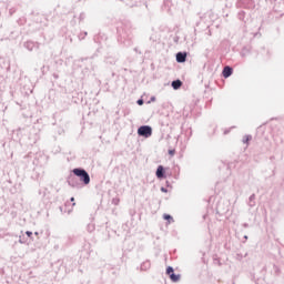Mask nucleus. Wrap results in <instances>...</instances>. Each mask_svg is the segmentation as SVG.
<instances>
[{
  "mask_svg": "<svg viewBox=\"0 0 284 284\" xmlns=\"http://www.w3.org/2000/svg\"><path fill=\"white\" fill-rule=\"evenodd\" d=\"M118 43L130 48L132 45L134 36L132 34V22L130 20L120 21L116 24Z\"/></svg>",
  "mask_w": 284,
  "mask_h": 284,
  "instance_id": "f257e3e1",
  "label": "nucleus"
},
{
  "mask_svg": "<svg viewBox=\"0 0 284 284\" xmlns=\"http://www.w3.org/2000/svg\"><path fill=\"white\" fill-rule=\"evenodd\" d=\"M72 174L78 178L80 181V184L82 187H85V185H90V173L87 172L83 168H74L71 170Z\"/></svg>",
  "mask_w": 284,
  "mask_h": 284,
  "instance_id": "f03ea898",
  "label": "nucleus"
},
{
  "mask_svg": "<svg viewBox=\"0 0 284 284\" xmlns=\"http://www.w3.org/2000/svg\"><path fill=\"white\" fill-rule=\"evenodd\" d=\"M67 183L70 185V187L75 190H82L83 187L81 181L77 175H74V173H72V171H70V174L67 176Z\"/></svg>",
  "mask_w": 284,
  "mask_h": 284,
  "instance_id": "7ed1b4c3",
  "label": "nucleus"
},
{
  "mask_svg": "<svg viewBox=\"0 0 284 284\" xmlns=\"http://www.w3.org/2000/svg\"><path fill=\"white\" fill-rule=\"evenodd\" d=\"M138 136L150 139L152 136V126L144 124L138 128Z\"/></svg>",
  "mask_w": 284,
  "mask_h": 284,
  "instance_id": "20e7f679",
  "label": "nucleus"
},
{
  "mask_svg": "<svg viewBox=\"0 0 284 284\" xmlns=\"http://www.w3.org/2000/svg\"><path fill=\"white\" fill-rule=\"evenodd\" d=\"M236 8H243L244 10H252L255 8L254 0H237Z\"/></svg>",
  "mask_w": 284,
  "mask_h": 284,
  "instance_id": "39448f33",
  "label": "nucleus"
},
{
  "mask_svg": "<svg viewBox=\"0 0 284 284\" xmlns=\"http://www.w3.org/2000/svg\"><path fill=\"white\" fill-rule=\"evenodd\" d=\"M155 176L159 181H163L168 179V172L165 171V166L163 165H158L156 171H155Z\"/></svg>",
  "mask_w": 284,
  "mask_h": 284,
  "instance_id": "423d86ee",
  "label": "nucleus"
},
{
  "mask_svg": "<svg viewBox=\"0 0 284 284\" xmlns=\"http://www.w3.org/2000/svg\"><path fill=\"white\" fill-rule=\"evenodd\" d=\"M23 48H26V50H28L29 52H32L33 50H39V42L29 40L23 43Z\"/></svg>",
  "mask_w": 284,
  "mask_h": 284,
  "instance_id": "0eeeda50",
  "label": "nucleus"
},
{
  "mask_svg": "<svg viewBox=\"0 0 284 284\" xmlns=\"http://www.w3.org/2000/svg\"><path fill=\"white\" fill-rule=\"evenodd\" d=\"M175 61L176 63H185L187 61V51H179L175 54Z\"/></svg>",
  "mask_w": 284,
  "mask_h": 284,
  "instance_id": "6e6552de",
  "label": "nucleus"
},
{
  "mask_svg": "<svg viewBox=\"0 0 284 284\" xmlns=\"http://www.w3.org/2000/svg\"><path fill=\"white\" fill-rule=\"evenodd\" d=\"M273 12L276 14H280L281 17H284V2H277L273 7Z\"/></svg>",
  "mask_w": 284,
  "mask_h": 284,
  "instance_id": "1a4fd4ad",
  "label": "nucleus"
},
{
  "mask_svg": "<svg viewBox=\"0 0 284 284\" xmlns=\"http://www.w3.org/2000/svg\"><path fill=\"white\" fill-rule=\"evenodd\" d=\"M232 74H234V69L230 65H226L223 68L222 70V77L224 79H230V77H232Z\"/></svg>",
  "mask_w": 284,
  "mask_h": 284,
  "instance_id": "9d476101",
  "label": "nucleus"
},
{
  "mask_svg": "<svg viewBox=\"0 0 284 284\" xmlns=\"http://www.w3.org/2000/svg\"><path fill=\"white\" fill-rule=\"evenodd\" d=\"M250 14H247V12H245L244 10H240L237 12V19L240 21H243V23H247V19H248Z\"/></svg>",
  "mask_w": 284,
  "mask_h": 284,
  "instance_id": "9b49d317",
  "label": "nucleus"
},
{
  "mask_svg": "<svg viewBox=\"0 0 284 284\" xmlns=\"http://www.w3.org/2000/svg\"><path fill=\"white\" fill-rule=\"evenodd\" d=\"M183 85V81H181L180 79L173 80L171 82V87L173 88V90H181Z\"/></svg>",
  "mask_w": 284,
  "mask_h": 284,
  "instance_id": "f8f14e48",
  "label": "nucleus"
},
{
  "mask_svg": "<svg viewBox=\"0 0 284 284\" xmlns=\"http://www.w3.org/2000/svg\"><path fill=\"white\" fill-rule=\"evenodd\" d=\"M150 267H152V264L150 263L149 260H146L145 262H143L140 266L141 272H148V270H150Z\"/></svg>",
  "mask_w": 284,
  "mask_h": 284,
  "instance_id": "ddd939ff",
  "label": "nucleus"
},
{
  "mask_svg": "<svg viewBox=\"0 0 284 284\" xmlns=\"http://www.w3.org/2000/svg\"><path fill=\"white\" fill-rule=\"evenodd\" d=\"M125 3L126 6H129V8H135L141 6V1L139 0H126Z\"/></svg>",
  "mask_w": 284,
  "mask_h": 284,
  "instance_id": "4468645a",
  "label": "nucleus"
},
{
  "mask_svg": "<svg viewBox=\"0 0 284 284\" xmlns=\"http://www.w3.org/2000/svg\"><path fill=\"white\" fill-rule=\"evenodd\" d=\"M248 205L251 206V207H255L256 206V194H252V195H250V197H248Z\"/></svg>",
  "mask_w": 284,
  "mask_h": 284,
  "instance_id": "2eb2a0df",
  "label": "nucleus"
},
{
  "mask_svg": "<svg viewBox=\"0 0 284 284\" xmlns=\"http://www.w3.org/2000/svg\"><path fill=\"white\" fill-rule=\"evenodd\" d=\"M250 52H252V47H243V49L241 51V57H247V54H250Z\"/></svg>",
  "mask_w": 284,
  "mask_h": 284,
  "instance_id": "dca6fc26",
  "label": "nucleus"
},
{
  "mask_svg": "<svg viewBox=\"0 0 284 284\" xmlns=\"http://www.w3.org/2000/svg\"><path fill=\"white\" fill-rule=\"evenodd\" d=\"M169 278L172 283H179V281H181V274L173 273Z\"/></svg>",
  "mask_w": 284,
  "mask_h": 284,
  "instance_id": "f3484780",
  "label": "nucleus"
},
{
  "mask_svg": "<svg viewBox=\"0 0 284 284\" xmlns=\"http://www.w3.org/2000/svg\"><path fill=\"white\" fill-rule=\"evenodd\" d=\"M163 220L168 221V223H174V217L171 214L164 213Z\"/></svg>",
  "mask_w": 284,
  "mask_h": 284,
  "instance_id": "a211bd4d",
  "label": "nucleus"
},
{
  "mask_svg": "<svg viewBox=\"0 0 284 284\" xmlns=\"http://www.w3.org/2000/svg\"><path fill=\"white\" fill-rule=\"evenodd\" d=\"M105 63H108V65H114L116 63V60L113 57H106Z\"/></svg>",
  "mask_w": 284,
  "mask_h": 284,
  "instance_id": "6ab92c4d",
  "label": "nucleus"
},
{
  "mask_svg": "<svg viewBox=\"0 0 284 284\" xmlns=\"http://www.w3.org/2000/svg\"><path fill=\"white\" fill-rule=\"evenodd\" d=\"M59 210H60L61 214H65V212H68V214H70L72 212V210H68V203H65L64 206H59Z\"/></svg>",
  "mask_w": 284,
  "mask_h": 284,
  "instance_id": "aec40b11",
  "label": "nucleus"
},
{
  "mask_svg": "<svg viewBox=\"0 0 284 284\" xmlns=\"http://www.w3.org/2000/svg\"><path fill=\"white\" fill-rule=\"evenodd\" d=\"M250 141H252V135H244L242 143H244V145H250Z\"/></svg>",
  "mask_w": 284,
  "mask_h": 284,
  "instance_id": "412c9836",
  "label": "nucleus"
},
{
  "mask_svg": "<svg viewBox=\"0 0 284 284\" xmlns=\"http://www.w3.org/2000/svg\"><path fill=\"white\" fill-rule=\"evenodd\" d=\"M173 274H175L174 273V267L168 266L166 267V276H169V278H170Z\"/></svg>",
  "mask_w": 284,
  "mask_h": 284,
  "instance_id": "4be33fe9",
  "label": "nucleus"
},
{
  "mask_svg": "<svg viewBox=\"0 0 284 284\" xmlns=\"http://www.w3.org/2000/svg\"><path fill=\"white\" fill-rule=\"evenodd\" d=\"M19 243H21L22 245H23L24 243H28V237H26V235H20V236H19Z\"/></svg>",
  "mask_w": 284,
  "mask_h": 284,
  "instance_id": "5701e85b",
  "label": "nucleus"
},
{
  "mask_svg": "<svg viewBox=\"0 0 284 284\" xmlns=\"http://www.w3.org/2000/svg\"><path fill=\"white\" fill-rule=\"evenodd\" d=\"M87 37H88V31H84V32L79 34V40L83 41V39H85Z\"/></svg>",
  "mask_w": 284,
  "mask_h": 284,
  "instance_id": "b1692460",
  "label": "nucleus"
},
{
  "mask_svg": "<svg viewBox=\"0 0 284 284\" xmlns=\"http://www.w3.org/2000/svg\"><path fill=\"white\" fill-rule=\"evenodd\" d=\"M87 230H88V232H90V233L94 232V230H95L94 224H88Z\"/></svg>",
  "mask_w": 284,
  "mask_h": 284,
  "instance_id": "393cba45",
  "label": "nucleus"
},
{
  "mask_svg": "<svg viewBox=\"0 0 284 284\" xmlns=\"http://www.w3.org/2000/svg\"><path fill=\"white\" fill-rule=\"evenodd\" d=\"M32 235H33L32 231L26 232V236H28V239H30V241H34V237H32Z\"/></svg>",
  "mask_w": 284,
  "mask_h": 284,
  "instance_id": "a878e982",
  "label": "nucleus"
},
{
  "mask_svg": "<svg viewBox=\"0 0 284 284\" xmlns=\"http://www.w3.org/2000/svg\"><path fill=\"white\" fill-rule=\"evenodd\" d=\"M119 203H121V200L119 197H113L112 199V204L113 205H119Z\"/></svg>",
  "mask_w": 284,
  "mask_h": 284,
  "instance_id": "bb28decb",
  "label": "nucleus"
},
{
  "mask_svg": "<svg viewBox=\"0 0 284 284\" xmlns=\"http://www.w3.org/2000/svg\"><path fill=\"white\" fill-rule=\"evenodd\" d=\"M168 154L171 155V156H174V154H176V150L175 149H169Z\"/></svg>",
  "mask_w": 284,
  "mask_h": 284,
  "instance_id": "cd10ccee",
  "label": "nucleus"
},
{
  "mask_svg": "<svg viewBox=\"0 0 284 284\" xmlns=\"http://www.w3.org/2000/svg\"><path fill=\"white\" fill-rule=\"evenodd\" d=\"M275 274L278 276L281 274V268L277 265L273 266Z\"/></svg>",
  "mask_w": 284,
  "mask_h": 284,
  "instance_id": "c85d7f7f",
  "label": "nucleus"
},
{
  "mask_svg": "<svg viewBox=\"0 0 284 284\" xmlns=\"http://www.w3.org/2000/svg\"><path fill=\"white\" fill-rule=\"evenodd\" d=\"M136 103H138V105H144L145 100H143V98H140V99H138Z\"/></svg>",
  "mask_w": 284,
  "mask_h": 284,
  "instance_id": "c756f323",
  "label": "nucleus"
},
{
  "mask_svg": "<svg viewBox=\"0 0 284 284\" xmlns=\"http://www.w3.org/2000/svg\"><path fill=\"white\" fill-rule=\"evenodd\" d=\"M214 263H217V265L221 267V265H223V263H221V258L219 257H214L213 258Z\"/></svg>",
  "mask_w": 284,
  "mask_h": 284,
  "instance_id": "7c9ffc66",
  "label": "nucleus"
},
{
  "mask_svg": "<svg viewBox=\"0 0 284 284\" xmlns=\"http://www.w3.org/2000/svg\"><path fill=\"white\" fill-rule=\"evenodd\" d=\"M154 101H156V97L152 95L148 101V103H154Z\"/></svg>",
  "mask_w": 284,
  "mask_h": 284,
  "instance_id": "2f4dec72",
  "label": "nucleus"
},
{
  "mask_svg": "<svg viewBox=\"0 0 284 284\" xmlns=\"http://www.w3.org/2000/svg\"><path fill=\"white\" fill-rule=\"evenodd\" d=\"M161 192H163L164 194H168V187H165V186H161Z\"/></svg>",
  "mask_w": 284,
  "mask_h": 284,
  "instance_id": "473e14b6",
  "label": "nucleus"
},
{
  "mask_svg": "<svg viewBox=\"0 0 284 284\" xmlns=\"http://www.w3.org/2000/svg\"><path fill=\"white\" fill-rule=\"evenodd\" d=\"M85 19V13H80L79 20L83 21Z\"/></svg>",
  "mask_w": 284,
  "mask_h": 284,
  "instance_id": "72a5a7b5",
  "label": "nucleus"
},
{
  "mask_svg": "<svg viewBox=\"0 0 284 284\" xmlns=\"http://www.w3.org/2000/svg\"><path fill=\"white\" fill-rule=\"evenodd\" d=\"M180 39H181V38H180L179 36H175V37L173 38L174 43H179Z\"/></svg>",
  "mask_w": 284,
  "mask_h": 284,
  "instance_id": "f704fd0d",
  "label": "nucleus"
},
{
  "mask_svg": "<svg viewBox=\"0 0 284 284\" xmlns=\"http://www.w3.org/2000/svg\"><path fill=\"white\" fill-rule=\"evenodd\" d=\"M134 52H136L138 54H142V52L139 50V48H134Z\"/></svg>",
  "mask_w": 284,
  "mask_h": 284,
  "instance_id": "c9c22d12",
  "label": "nucleus"
},
{
  "mask_svg": "<svg viewBox=\"0 0 284 284\" xmlns=\"http://www.w3.org/2000/svg\"><path fill=\"white\" fill-rule=\"evenodd\" d=\"M206 105H212V98L206 102Z\"/></svg>",
  "mask_w": 284,
  "mask_h": 284,
  "instance_id": "e433bc0d",
  "label": "nucleus"
},
{
  "mask_svg": "<svg viewBox=\"0 0 284 284\" xmlns=\"http://www.w3.org/2000/svg\"><path fill=\"white\" fill-rule=\"evenodd\" d=\"M243 227L247 229V227H250V224L248 223H243Z\"/></svg>",
  "mask_w": 284,
  "mask_h": 284,
  "instance_id": "4c0bfd02",
  "label": "nucleus"
},
{
  "mask_svg": "<svg viewBox=\"0 0 284 284\" xmlns=\"http://www.w3.org/2000/svg\"><path fill=\"white\" fill-rule=\"evenodd\" d=\"M166 187H172V185L170 184V181H166Z\"/></svg>",
  "mask_w": 284,
  "mask_h": 284,
  "instance_id": "58836bf2",
  "label": "nucleus"
},
{
  "mask_svg": "<svg viewBox=\"0 0 284 284\" xmlns=\"http://www.w3.org/2000/svg\"><path fill=\"white\" fill-rule=\"evenodd\" d=\"M54 79H59V75L57 73L53 74Z\"/></svg>",
  "mask_w": 284,
  "mask_h": 284,
  "instance_id": "ea45409f",
  "label": "nucleus"
},
{
  "mask_svg": "<svg viewBox=\"0 0 284 284\" xmlns=\"http://www.w3.org/2000/svg\"><path fill=\"white\" fill-rule=\"evenodd\" d=\"M224 134H230V130H225V131H224Z\"/></svg>",
  "mask_w": 284,
  "mask_h": 284,
  "instance_id": "a19ab883",
  "label": "nucleus"
},
{
  "mask_svg": "<svg viewBox=\"0 0 284 284\" xmlns=\"http://www.w3.org/2000/svg\"><path fill=\"white\" fill-rule=\"evenodd\" d=\"M70 201H71V203H74V197H71Z\"/></svg>",
  "mask_w": 284,
  "mask_h": 284,
  "instance_id": "79ce46f5",
  "label": "nucleus"
},
{
  "mask_svg": "<svg viewBox=\"0 0 284 284\" xmlns=\"http://www.w3.org/2000/svg\"><path fill=\"white\" fill-rule=\"evenodd\" d=\"M237 258H243V255L237 254Z\"/></svg>",
  "mask_w": 284,
  "mask_h": 284,
  "instance_id": "37998d69",
  "label": "nucleus"
},
{
  "mask_svg": "<svg viewBox=\"0 0 284 284\" xmlns=\"http://www.w3.org/2000/svg\"><path fill=\"white\" fill-rule=\"evenodd\" d=\"M34 235H36V236H39V232H34Z\"/></svg>",
  "mask_w": 284,
  "mask_h": 284,
  "instance_id": "c03bdc74",
  "label": "nucleus"
},
{
  "mask_svg": "<svg viewBox=\"0 0 284 284\" xmlns=\"http://www.w3.org/2000/svg\"><path fill=\"white\" fill-rule=\"evenodd\" d=\"M270 159H271V161H274V155H273V156H271Z\"/></svg>",
  "mask_w": 284,
  "mask_h": 284,
  "instance_id": "a18cd8bd",
  "label": "nucleus"
},
{
  "mask_svg": "<svg viewBox=\"0 0 284 284\" xmlns=\"http://www.w3.org/2000/svg\"><path fill=\"white\" fill-rule=\"evenodd\" d=\"M245 241H247V235H244Z\"/></svg>",
  "mask_w": 284,
  "mask_h": 284,
  "instance_id": "49530a36",
  "label": "nucleus"
},
{
  "mask_svg": "<svg viewBox=\"0 0 284 284\" xmlns=\"http://www.w3.org/2000/svg\"><path fill=\"white\" fill-rule=\"evenodd\" d=\"M69 241H72V236H69Z\"/></svg>",
  "mask_w": 284,
  "mask_h": 284,
  "instance_id": "de8ad7c7",
  "label": "nucleus"
},
{
  "mask_svg": "<svg viewBox=\"0 0 284 284\" xmlns=\"http://www.w3.org/2000/svg\"><path fill=\"white\" fill-rule=\"evenodd\" d=\"M205 94H210V91L207 92V91H205Z\"/></svg>",
  "mask_w": 284,
  "mask_h": 284,
  "instance_id": "09e8293b",
  "label": "nucleus"
},
{
  "mask_svg": "<svg viewBox=\"0 0 284 284\" xmlns=\"http://www.w3.org/2000/svg\"><path fill=\"white\" fill-rule=\"evenodd\" d=\"M72 205L74 206V205H77V203H73Z\"/></svg>",
  "mask_w": 284,
  "mask_h": 284,
  "instance_id": "8fccbe9b",
  "label": "nucleus"
},
{
  "mask_svg": "<svg viewBox=\"0 0 284 284\" xmlns=\"http://www.w3.org/2000/svg\"><path fill=\"white\" fill-rule=\"evenodd\" d=\"M267 54H270V51H267Z\"/></svg>",
  "mask_w": 284,
  "mask_h": 284,
  "instance_id": "3c124183",
  "label": "nucleus"
}]
</instances>
